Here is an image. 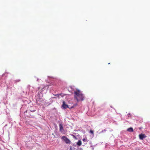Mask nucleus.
Returning <instances> with one entry per match:
<instances>
[{
  "instance_id": "4",
  "label": "nucleus",
  "mask_w": 150,
  "mask_h": 150,
  "mask_svg": "<svg viewBox=\"0 0 150 150\" xmlns=\"http://www.w3.org/2000/svg\"><path fill=\"white\" fill-rule=\"evenodd\" d=\"M146 137V136L144 134H141L139 135V138L141 139H143L145 138Z\"/></svg>"
},
{
  "instance_id": "3",
  "label": "nucleus",
  "mask_w": 150,
  "mask_h": 150,
  "mask_svg": "<svg viewBox=\"0 0 150 150\" xmlns=\"http://www.w3.org/2000/svg\"><path fill=\"white\" fill-rule=\"evenodd\" d=\"M62 103L63 104L62 105V107L63 108L66 109L67 108H69L68 105L65 104L64 101H63Z\"/></svg>"
},
{
  "instance_id": "1",
  "label": "nucleus",
  "mask_w": 150,
  "mask_h": 150,
  "mask_svg": "<svg viewBox=\"0 0 150 150\" xmlns=\"http://www.w3.org/2000/svg\"><path fill=\"white\" fill-rule=\"evenodd\" d=\"M75 98L78 101L83 100L84 99V96L80 91L78 90L74 92Z\"/></svg>"
},
{
  "instance_id": "11",
  "label": "nucleus",
  "mask_w": 150,
  "mask_h": 150,
  "mask_svg": "<svg viewBox=\"0 0 150 150\" xmlns=\"http://www.w3.org/2000/svg\"><path fill=\"white\" fill-rule=\"evenodd\" d=\"M38 80H39V79H37V81H38Z\"/></svg>"
},
{
  "instance_id": "8",
  "label": "nucleus",
  "mask_w": 150,
  "mask_h": 150,
  "mask_svg": "<svg viewBox=\"0 0 150 150\" xmlns=\"http://www.w3.org/2000/svg\"><path fill=\"white\" fill-rule=\"evenodd\" d=\"M90 132L92 134H93V132L92 130H91Z\"/></svg>"
},
{
  "instance_id": "2",
  "label": "nucleus",
  "mask_w": 150,
  "mask_h": 150,
  "mask_svg": "<svg viewBox=\"0 0 150 150\" xmlns=\"http://www.w3.org/2000/svg\"><path fill=\"white\" fill-rule=\"evenodd\" d=\"M62 139V140L64 141L67 144H70V141L69 140L64 136H63Z\"/></svg>"
},
{
  "instance_id": "6",
  "label": "nucleus",
  "mask_w": 150,
  "mask_h": 150,
  "mask_svg": "<svg viewBox=\"0 0 150 150\" xmlns=\"http://www.w3.org/2000/svg\"><path fill=\"white\" fill-rule=\"evenodd\" d=\"M127 131L130 132H132L133 131V129L132 127H130L127 129Z\"/></svg>"
},
{
  "instance_id": "14",
  "label": "nucleus",
  "mask_w": 150,
  "mask_h": 150,
  "mask_svg": "<svg viewBox=\"0 0 150 150\" xmlns=\"http://www.w3.org/2000/svg\"><path fill=\"white\" fill-rule=\"evenodd\" d=\"M104 131H106V130L105 129H104Z\"/></svg>"
},
{
  "instance_id": "12",
  "label": "nucleus",
  "mask_w": 150,
  "mask_h": 150,
  "mask_svg": "<svg viewBox=\"0 0 150 150\" xmlns=\"http://www.w3.org/2000/svg\"><path fill=\"white\" fill-rule=\"evenodd\" d=\"M77 105V104H76L75 105V106L76 105Z\"/></svg>"
},
{
  "instance_id": "9",
  "label": "nucleus",
  "mask_w": 150,
  "mask_h": 150,
  "mask_svg": "<svg viewBox=\"0 0 150 150\" xmlns=\"http://www.w3.org/2000/svg\"><path fill=\"white\" fill-rule=\"evenodd\" d=\"M16 81H17V82H19L20 81V80H16Z\"/></svg>"
},
{
  "instance_id": "7",
  "label": "nucleus",
  "mask_w": 150,
  "mask_h": 150,
  "mask_svg": "<svg viewBox=\"0 0 150 150\" xmlns=\"http://www.w3.org/2000/svg\"><path fill=\"white\" fill-rule=\"evenodd\" d=\"M77 144L79 146H80L81 144V142L80 140H79L77 143Z\"/></svg>"
},
{
  "instance_id": "13",
  "label": "nucleus",
  "mask_w": 150,
  "mask_h": 150,
  "mask_svg": "<svg viewBox=\"0 0 150 150\" xmlns=\"http://www.w3.org/2000/svg\"><path fill=\"white\" fill-rule=\"evenodd\" d=\"M110 64V63H108V64Z\"/></svg>"
},
{
  "instance_id": "5",
  "label": "nucleus",
  "mask_w": 150,
  "mask_h": 150,
  "mask_svg": "<svg viewBox=\"0 0 150 150\" xmlns=\"http://www.w3.org/2000/svg\"><path fill=\"white\" fill-rule=\"evenodd\" d=\"M59 129L60 131L62 132V130H63V127L61 124H59Z\"/></svg>"
},
{
  "instance_id": "10",
  "label": "nucleus",
  "mask_w": 150,
  "mask_h": 150,
  "mask_svg": "<svg viewBox=\"0 0 150 150\" xmlns=\"http://www.w3.org/2000/svg\"><path fill=\"white\" fill-rule=\"evenodd\" d=\"M85 139H83V141H85Z\"/></svg>"
}]
</instances>
